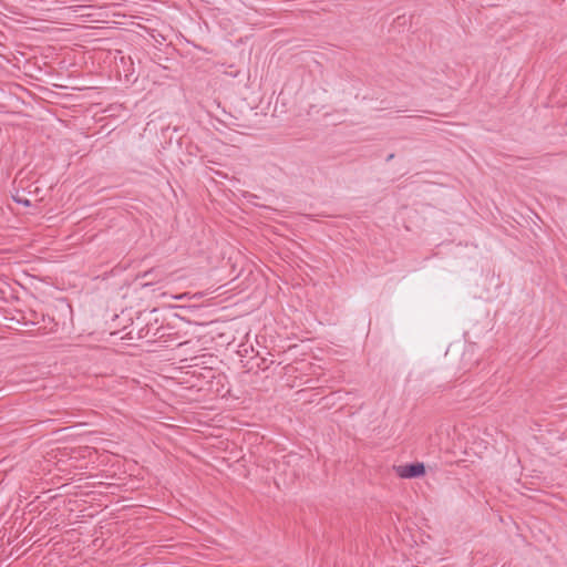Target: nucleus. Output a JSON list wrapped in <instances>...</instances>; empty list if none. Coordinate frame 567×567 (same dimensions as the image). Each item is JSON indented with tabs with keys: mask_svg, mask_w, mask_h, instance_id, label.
Listing matches in <instances>:
<instances>
[{
	"mask_svg": "<svg viewBox=\"0 0 567 567\" xmlns=\"http://www.w3.org/2000/svg\"><path fill=\"white\" fill-rule=\"evenodd\" d=\"M204 358L179 357V403L200 402L209 394L215 371L205 365Z\"/></svg>",
	"mask_w": 567,
	"mask_h": 567,
	"instance_id": "nucleus-1",
	"label": "nucleus"
},
{
	"mask_svg": "<svg viewBox=\"0 0 567 567\" xmlns=\"http://www.w3.org/2000/svg\"><path fill=\"white\" fill-rule=\"evenodd\" d=\"M395 473L401 478H415L425 474V465L422 462H414L395 466Z\"/></svg>",
	"mask_w": 567,
	"mask_h": 567,
	"instance_id": "nucleus-2",
	"label": "nucleus"
},
{
	"mask_svg": "<svg viewBox=\"0 0 567 567\" xmlns=\"http://www.w3.org/2000/svg\"><path fill=\"white\" fill-rule=\"evenodd\" d=\"M203 298V293L202 292H196V293H193V295H189V292H183V293H179L178 296V299H179V309L182 308H190L193 306H195L194 303H187L186 301L188 300H196V301H199L200 299Z\"/></svg>",
	"mask_w": 567,
	"mask_h": 567,
	"instance_id": "nucleus-3",
	"label": "nucleus"
},
{
	"mask_svg": "<svg viewBox=\"0 0 567 567\" xmlns=\"http://www.w3.org/2000/svg\"><path fill=\"white\" fill-rule=\"evenodd\" d=\"M12 198L17 204L23 205L25 207L31 206V202L28 198L21 197L18 194L13 195Z\"/></svg>",
	"mask_w": 567,
	"mask_h": 567,
	"instance_id": "nucleus-4",
	"label": "nucleus"
},
{
	"mask_svg": "<svg viewBox=\"0 0 567 567\" xmlns=\"http://www.w3.org/2000/svg\"><path fill=\"white\" fill-rule=\"evenodd\" d=\"M178 550H179V559L184 558L185 557L184 553H186L188 550V545L179 543Z\"/></svg>",
	"mask_w": 567,
	"mask_h": 567,
	"instance_id": "nucleus-5",
	"label": "nucleus"
},
{
	"mask_svg": "<svg viewBox=\"0 0 567 567\" xmlns=\"http://www.w3.org/2000/svg\"><path fill=\"white\" fill-rule=\"evenodd\" d=\"M190 342H192L190 340L179 342V343H178V347H179V348H185V347H187Z\"/></svg>",
	"mask_w": 567,
	"mask_h": 567,
	"instance_id": "nucleus-6",
	"label": "nucleus"
},
{
	"mask_svg": "<svg viewBox=\"0 0 567 567\" xmlns=\"http://www.w3.org/2000/svg\"><path fill=\"white\" fill-rule=\"evenodd\" d=\"M394 157V154H390L388 157H386V161H391L392 158Z\"/></svg>",
	"mask_w": 567,
	"mask_h": 567,
	"instance_id": "nucleus-7",
	"label": "nucleus"
}]
</instances>
